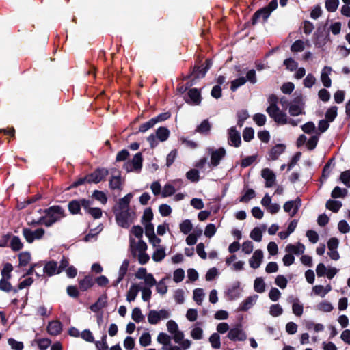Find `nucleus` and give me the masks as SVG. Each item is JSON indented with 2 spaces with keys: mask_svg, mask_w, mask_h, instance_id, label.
I'll return each instance as SVG.
<instances>
[{
  "mask_svg": "<svg viewBox=\"0 0 350 350\" xmlns=\"http://www.w3.org/2000/svg\"><path fill=\"white\" fill-rule=\"evenodd\" d=\"M148 246L142 239L135 240L133 237H129V250L133 257H137L139 263L141 265L146 264L150 256L146 253Z\"/></svg>",
  "mask_w": 350,
  "mask_h": 350,
  "instance_id": "nucleus-1",
  "label": "nucleus"
},
{
  "mask_svg": "<svg viewBox=\"0 0 350 350\" xmlns=\"http://www.w3.org/2000/svg\"><path fill=\"white\" fill-rule=\"evenodd\" d=\"M44 213L45 215L41 217L37 223L42 224L46 227H51L65 217L64 210L59 206H51L44 210Z\"/></svg>",
  "mask_w": 350,
  "mask_h": 350,
  "instance_id": "nucleus-2",
  "label": "nucleus"
},
{
  "mask_svg": "<svg viewBox=\"0 0 350 350\" xmlns=\"http://www.w3.org/2000/svg\"><path fill=\"white\" fill-rule=\"evenodd\" d=\"M267 112L273 120L279 124H289L293 126H297L299 120L288 118L287 114L279 109L277 105H270L267 108Z\"/></svg>",
  "mask_w": 350,
  "mask_h": 350,
  "instance_id": "nucleus-3",
  "label": "nucleus"
},
{
  "mask_svg": "<svg viewBox=\"0 0 350 350\" xmlns=\"http://www.w3.org/2000/svg\"><path fill=\"white\" fill-rule=\"evenodd\" d=\"M116 219L117 224L124 228H127L135 221L136 215L131 209L116 211Z\"/></svg>",
  "mask_w": 350,
  "mask_h": 350,
  "instance_id": "nucleus-4",
  "label": "nucleus"
},
{
  "mask_svg": "<svg viewBox=\"0 0 350 350\" xmlns=\"http://www.w3.org/2000/svg\"><path fill=\"white\" fill-rule=\"evenodd\" d=\"M207 152L211 157V161L208 164L211 168L217 167L219 164L220 161L226 155V150L224 148H219L218 149L208 148Z\"/></svg>",
  "mask_w": 350,
  "mask_h": 350,
  "instance_id": "nucleus-5",
  "label": "nucleus"
},
{
  "mask_svg": "<svg viewBox=\"0 0 350 350\" xmlns=\"http://www.w3.org/2000/svg\"><path fill=\"white\" fill-rule=\"evenodd\" d=\"M170 316V312L166 309L160 310H151L147 316L149 323L152 325L157 324L161 320L167 319Z\"/></svg>",
  "mask_w": 350,
  "mask_h": 350,
  "instance_id": "nucleus-6",
  "label": "nucleus"
},
{
  "mask_svg": "<svg viewBox=\"0 0 350 350\" xmlns=\"http://www.w3.org/2000/svg\"><path fill=\"white\" fill-rule=\"evenodd\" d=\"M143 157L141 152L136 153L131 161L124 164V168L127 172L135 171L139 172L142 167Z\"/></svg>",
  "mask_w": 350,
  "mask_h": 350,
  "instance_id": "nucleus-7",
  "label": "nucleus"
},
{
  "mask_svg": "<svg viewBox=\"0 0 350 350\" xmlns=\"http://www.w3.org/2000/svg\"><path fill=\"white\" fill-rule=\"evenodd\" d=\"M45 233V230L42 228H37L33 230L30 228H25L23 229V235L25 237L27 242L31 243L35 240L41 239Z\"/></svg>",
  "mask_w": 350,
  "mask_h": 350,
  "instance_id": "nucleus-8",
  "label": "nucleus"
},
{
  "mask_svg": "<svg viewBox=\"0 0 350 350\" xmlns=\"http://www.w3.org/2000/svg\"><path fill=\"white\" fill-rule=\"evenodd\" d=\"M288 112L291 116H297L304 114V102L301 97H296L288 106Z\"/></svg>",
  "mask_w": 350,
  "mask_h": 350,
  "instance_id": "nucleus-9",
  "label": "nucleus"
},
{
  "mask_svg": "<svg viewBox=\"0 0 350 350\" xmlns=\"http://www.w3.org/2000/svg\"><path fill=\"white\" fill-rule=\"evenodd\" d=\"M227 338L234 342L245 341L247 339V335L241 326L237 325L229 330Z\"/></svg>",
  "mask_w": 350,
  "mask_h": 350,
  "instance_id": "nucleus-10",
  "label": "nucleus"
},
{
  "mask_svg": "<svg viewBox=\"0 0 350 350\" xmlns=\"http://www.w3.org/2000/svg\"><path fill=\"white\" fill-rule=\"evenodd\" d=\"M301 204L300 198H297L294 200L287 201L283 206L284 211L287 213L290 217H294L298 212Z\"/></svg>",
  "mask_w": 350,
  "mask_h": 350,
  "instance_id": "nucleus-11",
  "label": "nucleus"
},
{
  "mask_svg": "<svg viewBox=\"0 0 350 350\" xmlns=\"http://www.w3.org/2000/svg\"><path fill=\"white\" fill-rule=\"evenodd\" d=\"M109 172L105 168H99L86 176L87 182L89 183H98L105 178Z\"/></svg>",
  "mask_w": 350,
  "mask_h": 350,
  "instance_id": "nucleus-12",
  "label": "nucleus"
},
{
  "mask_svg": "<svg viewBox=\"0 0 350 350\" xmlns=\"http://www.w3.org/2000/svg\"><path fill=\"white\" fill-rule=\"evenodd\" d=\"M90 205H91V202L85 199L72 200L68 204V209L72 214H77L79 213L81 207L85 210L87 209Z\"/></svg>",
  "mask_w": 350,
  "mask_h": 350,
  "instance_id": "nucleus-13",
  "label": "nucleus"
},
{
  "mask_svg": "<svg viewBox=\"0 0 350 350\" xmlns=\"http://www.w3.org/2000/svg\"><path fill=\"white\" fill-rule=\"evenodd\" d=\"M173 339L175 343L182 346L183 349H188L191 345V342L188 339L184 338V334L183 332L178 330L172 334Z\"/></svg>",
  "mask_w": 350,
  "mask_h": 350,
  "instance_id": "nucleus-14",
  "label": "nucleus"
},
{
  "mask_svg": "<svg viewBox=\"0 0 350 350\" xmlns=\"http://www.w3.org/2000/svg\"><path fill=\"white\" fill-rule=\"evenodd\" d=\"M129 264V260L124 259L123 260L118 270V278L113 282L112 285L113 286H117L119 284V283L124 279V276L126 275L128 271Z\"/></svg>",
  "mask_w": 350,
  "mask_h": 350,
  "instance_id": "nucleus-15",
  "label": "nucleus"
},
{
  "mask_svg": "<svg viewBox=\"0 0 350 350\" xmlns=\"http://www.w3.org/2000/svg\"><path fill=\"white\" fill-rule=\"evenodd\" d=\"M263 252L261 250H256L249 260L250 266L253 269L258 268L263 259Z\"/></svg>",
  "mask_w": 350,
  "mask_h": 350,
  "instance_id": "nucleus-16",
  "label": "nucleus"
},
{
  "mask_svg": "<svg viewBox=\"0 0 350 350\" xmlns=\"http://www.w3.org/2000/svg\"><path fill=\"white\" fill-rule=\"evenodd\" d=\"M241 139L240 133L236 130L234 126H232L228 131V143L230 146L239 147Z\"/></svg>",
  "mask_w": 350,
  "mask_h": 350,
  "instance_id": "nucleus-17",
  "label": "nucleus"
},
{
  "mask_svg": "<svg viewBox=\"0 0 350 350\" xmlns=\"http://www.w3.org/2000/svg\"><path fill=\"white\" fill-rule=\"evenodd\" d=\"M262 177L265 180V187H271L275 183V175L269 168H265L261 172Z\"/></svg>",
  "mask_w": 350,
  "mask_h": 350,
  "instance_id": "nucleus-18",
  "label": "nucleus"
},
{
  "mask_svg": "<svg viewBox=\"0 0 350 350\" xmlns=\"http://www.w3.org/2000/svg\"><path fill=\"white\" fill-rule=\"evenodd\" d=\"M188 96L189 98L187 102L191 105H198L200 104L202 97L200 91L196 88H192L188 92Z\"/></svg>",
  "mask_w": 350,
  "mask_h": 350,
  "instance_id": "nucleus-19",
  "label": "nucleus"
},
{
  "mask_svg": "<svg viewBox=\"0 0 350 350\" xmlns=\"http://www.w3.org/2000/svg\"><path fill=\"white\" fill-rule=\"evenodd\" d=\"M132 198L133 194L131 193H129L122 198L120 199L118 206L114 208V212L130 209L129 204Z\"/></svg>",
  "mask_w": 350,
  "mask_h": 350,
  "instance_id": "nucleus-20",
  "label": "nucleus"
},
{
  "mask_svg": "<svg viewBox=\"0 0 350 350\" xmlns=\"http://www.w3.org/2000/svg\"><path fill=\"white\" fill-rule=\"evenodd\" d=\"M332 69L330 66H325L321 73V80L325 88H329L332 84L329 75H331Z\"/></svg>",
  "mask_w": 350,
  "mask_h": 350,
  "instance_id": "nucleus-21",
  "label": "nucleus"
},
{
  "mask_svg": "<svg viewBox=\"0 0 350 350\" xmlns=\"http://www.w3.org/2000/svg\"><path fill=\"white\" fill-rule=\"evenodd\" d=\"M62 325L59 321H52L47 326V332L50 335L57 336L61 333Z\"/></svg>",
  "mask_w": 350,
  "mask_h": 350,
  "instance_id": "nucleus-22",
  "label": "nucleus"
},
{
  "mask_svg": "<svg viewBox=\"0 0 350 350\" xmlns=\"http://www.w3.org/2000/svg\"><path fill=\"white\" fill-rule=\"evenodd\" d=\"M258 298V296L257 295H254L248 297L241 303L239 306V310L247 311L256 304Z\"/></svg>",
  "mask_w": 350,
  "mask_h": 350,
  "instance_id": "nucleus-23",
  "label": "nucleus"
},
{
  "mask_svg": "<svg viewBox=\"0 0 350 350\" xmlns=\"http://www.w3.org/2000/svg\"><path fill=\"white\" fill-rule=\"evenodd\" d=\"M305 246L304 244L301 243H297L296 245L288 244L286 245L285 248V251L287 253H290L292 255L296 254L299 255L302 254L304 252Z\"/></svg>",
  "mask_w": 350,
  "mask_h": 350,
  "instance_id": "nucleus-24",
  "label": "nucleus"
},
{
  "mask_svg": "<svg viewBox=\"0 0 350 350\" xmlns=\"http://www.w3.org/2000/svg\"><path fill=\"white\" fill-rule=\"evenodd\" d=\"M44 272L49 276H52L60 273L57 264L55 261H49L44 267Z\"/></svg>",
  "mask_w": 350,
  "mask_h": 350,
  "instance_id": "nucleus-25",
  "label": "nucleus"
},
{
  "mask_svg": "<svg viewBox=\"0 0 350 350\" xmlns=\"http://www.w3.org/2000/svg\"><path fill=\"white\" fill-rule=\"evenodd\" d=\"M157 340L162 345L161 350H167V348L172 344L171 337L164 332H160L158 334Z\"/></svg>",
  "mask_w": 350,
  "mask_h": 350,
  "instance_id": "nucleus-26",
  "label": "nucleus"
},
{
  "mask_svg": "<svg viewBox=\"0 0 350 350\" xmlns=\"http://www.w3.org/2000/svg\"><path fill=\"white\" fill-rule=\"evenodd\" d=\"M166 256L165 248L163 246H158L154 249L152 254V258L156 262H161Z\"/></svg>",
  "mask_w": 350,
  "mask_h": 350,
  "instance_id": "nucleus-27",
  "label": "nucleus"
},
{
  "mask_svg": "<svg viewBox=\"0 0 350 350\" xmlns=\"http://www.w3.org/2000/svg\"><path fill=\"white\" fill-rule=\"evenodd\" d=\"M271 12L265 7L255 12L252 18V23L255 24L260 18L267 20Z\"/></svg>",
  "mask_w": 350,
  "mask_h": 350,
  "instance_id": "nucleus-28",
  "label": "nucleus"
},
{
  "mask_svg": "<svg viewBox=\"0 0 350 350\" xmlns=\"http://www.w3.org/2000/svg\"><path fill=\"white\" fill-rule=\"evenodd\" d=\"M139 291L138 285L135 284H131L126 293V301L129 302L133 301L137 297Z\"/></svg>",
  "mask_w": 350,
  "mask_h": 350,
  "instance_id": "nucleus-29",
  "label": "nucleus"
},
{
  "mask_svg": "<svg viewBox=\"0 0 350 350\" xmlns=\"http://www.w3.org/2000/svg\"><path fill=\"white\" fill-rule=\"evenodd\" d=\"M285 147L282 144H278L275 146L269 152V159L275 160L284 151Z\"/></svg>",
  "mask_w": 350,
  "mask_h": 350,
  "instance_id": "nucleus-30",
  "label": "nucleus"
},
{
  "mask_svg": "<svg viewBox=\"0 0 350 350\" xmlns=\"http://www.w3.org/2000/svg\"><path fill=\"white\" fill-rule=\"evenodd\" d=\"M310 45L308 40L304 42L301 40H296L291 47V50L293 52H301L304 50L305 46H309Z\"/></svg>",
  "mask_w": 350,
  "mask_h": 350,
  "instance_id": "nucleus-31",
  "label": "nucleus"
},
{
  "mask_svg": "<svg viewBox=\"0 0 350 350\" xmlns=\"http://www.w3.org/2000/svg\"><path fill=\"white\" fill-rule=\"evenodd\" d=\"M211 124L207 120H203L200 125L197 126L195 132L201 134L207 135L211 130Z\"/></svg>",
  "mask_w": 350,
  "mask_h": 350,
  "instance_id": "nucleus-32",
  "label": "nucleus"
},
{
  "mask_svg": "<svg viewBox=\"0 0 350 350\" xmlns=\"http://www.w3.org/2000/svg\"><path fill=\"white\" fill-rule=\"evenodd\" d=\"M240 283L239 282H235L233 286L228 290L227 295L231 300L235 299L239 297V292L238 288H239Z\"/></svg>",
  "mask_w": 350,
  "mask_h": 350,
  "instance_id": "nucleus-33",
  "label": "nucleus"
},
{
  "mask_svg": "<svg viewBox=\"0 0 350 350\" xmlns=\"http://www.w3.org/2000/svg\"><path fill=\"white\" fill-rule=\"evenodd\" d=\"M191 336L194 340H200L203 338V329L198 323L193 325L191 331Z\"/></svg>",
  "mask_w": 350,
  "mask_h": 350,
  "instance_id": "nucleus-34",
  "label": "nucleus"
},
{
  "mask_svg": "<svg viewBox=\"0 0 350 350\" xmlns=\"http://www.w3.org/2000/svg\"><path fill=\"white\" fill-rule=\"evenodd\" d=\"M325 206L334 213H337L342 207V202L338 200H329L327 201Z\"/></svg>",
  "mask_w": 350,
  "mask_h": 350,
  "instance_id": "nucleus-35",
  "label": "nucleus"
},
{
  "mask_svg": "<svg viewBox=\"0 0 350 350\" xmlns=\"http://www.w3.org/2000/svg\"><path fill=\"white\" fill-rule=\"evenodd\" d=\"M292 311L297 317H301L303 314L304 307L303 305L299 303L298 299H295L293 301Z\"/></svg>",
  "mask_w": 350,
  "mask_h": 350,
  "instance_id": "nucleus-36",
  "label": "nucleus"
},
{
  "mask_svg": "<svg viewBox=\"0 0 350 350\" xmlns=\"http://www.w3.org/2000/svg\"><path fill=\"white\" fill-rule=\"evenodd\" d=\"M156 135L159 141H166L169 137L170 131L166 127H159L156 131Z\"/></svg>",
  "mask_w": 350,
  "mask_h": 350,
  "instance_id": "nucleus-37",
  "label": "nucleus"
},
{
  "mask_svg": "<svg viewBox=\"0 0 350 350\" xmlns=\"http://www.w3.org/2000/svg\"><path fill=\"white\" fill-rule=\"evenodd\" d=\"M204 295L203 289L198 288L193 291V299L198 305H202Z\"/></svg>",
  "mask_w": 350,
  "mask_h": 350,
  "instance_id": "nucleus-38",
  "label": "nucleus"
},
{
  "mask_svg": "<svg viewBox=\"0 0 350 350\" xmlns=\"http://www.w3.org/2000/svg\"><path fill=\"white\" fill-rule=\"evenodd\" d=\"M31 254L29 252H21L18 255L19 265L21 267L27 266L31 261Z\"/></svg>",
  "mask_w": 350,
  "mask_h": 350,
  "instance_id": "nucleus-39",
  "label": "nucleus"
},
{
  "mask_svg": "<svg viewBox=\"0 0 350 350\" xmlns=\"http://www.w3.org/2000/svg\"><path fill=\"white\" fill-rule=\"evenodd\" d=\"M93 279L90 276H86L79 282V287L82 291H86L93 286Z\"/></svg>",
  "mask_w": 350,
  "mask_h": 350,
  "instance_id": "nucleus-40",
  "label": "nucleus"
},
{
  "mask_svg": "<svg viewBox=\"0 0 350 350\" xmlns=\"http://www.w3.org/2000/svg\"><path fill=\"white\" fill-rule=\"evenodd\" d=\"M316 308L318 310H319L321 312H329L334 308L332 304L327 301H323L319 303L316 306Z\"/></svg>",
  "mask_w": 350,
  "mask_h": 350,
  "instance_id": "nucleus-41",
  "label": "nucleus"
},
{
  "mask_svg": "<svg viewBox=\"0 0 350 350\" xmlns=\"http://www.w3.org/2000/svg\"><path fill=\"white\" fill-rule=\"evenodd\" d=\"M121 187V177L118 174L117 175L112 176L109 180V187L111 189H118Z\"/></svg>",
  "mask_w": 350,
  "mask_h": 350,
  "instance_id": "nucleus-42",
  "label": "nucleus"
},
{
  "mask_svg": "<svg viewBox=\"0 0 350 350\" xmlns=\"http://www.w3.org/2000/svg\"><path fill=\"white\" fill-rule=\"evenodd\" d=\"M9 279L3 278H2L0 280V289L5 291L9 292L11 291H13L14 293H17V289L12 288V286L11 284L8 282Z\"/></svg>",
  "mask_w": 350,
  "mask_h": 350,
  "instance_id": "nucleus-43",
  "label": "nucleus"
},
{
  "mask_svg": "<svg viewBox=\"0 0 350 350\" xmlns=\"http://www.w3.org/2000/svg\"><path fill=\"white\" fill-rule=\"evenodd\" d=\"M254 291L257 293H262L265 291V283L262 278H257L254 283Z\"/></svg>",
  "mask_w": 350,
  "mask_h": 350,
  "instance_id": "nucleus-44",
  "label": "nucleus"
},
{
  "mask_svg": "<svg viewBox=\"0 0 350 350\" xmlns=\"http://www.w3.org/2000/svg\"><path fill=\"white\" fill-rule=\"evenodd\" d=\"M347 192L348 191L346 189H342L337 186L332 190L331 196L333 198H345L347 196Z\"/></svg>",
  "mask_w": 350,
  "mask_h": 350,
  "instance_id": "nucleus-45",
  "label": "nucleus"
},
{
  "mask_svg": "<svg viewBox=\"0 0 350 350\" xmlns=\"http://www.w3.org/2000/svg\"><path fill=\"white\" fill-rule=\"evenodd\" d=\"M209 342L213 349H219L221 347L220 336L218 333H213L209 338Z\"/></svg>",
  "mask_w": 350,
  "mask_h": 350,
  "instance_id": "nucleus-46",
  "label": "nucleus"
},
{
  "mask_svg": "<svg viewBox=\"0 0 350 350\" xmlns=\"http://www.w3.org/2000/svg\"><path fill=\"white\" fill-rule=\"evenodd\" d=\"M339 0H326L325 8L329 12H335L339 5Z\"/></svg>",
  "mask_w": 350,
  "mask_h": 350,
  "instance_id": "nucleus-47",
  "label": "nucleus"
},
{
  "mask_svg": "<svg viewBox=\"0 0 350 350\" xmlns=\"http://www.w3.org/2000/svg\"><path fill=\"white\" fill-rule=\"evenodd\" d=\"M154 286H156L157 292L161 295H165L167 292V286L165 284V278L157 282Z\"/></svg>",
  "mask_w": 350,
  "mask_h": 350,
  "instance_id": "nucleus-48",
  "label": "nucleus"
},
{
  "mask_svg": "<svg viewBox=\"0 0 350 350\" xmlns=\"http://www.w3.org/2000/svg\"><path fill=\"white\" fill-rule=\"evenodd\" d=\"M246 82L247 80L243 77L236 79L231 82L230 90L232 92H234L237 90V88L243 85Z\"/></svg>",
  "mask_w": 350,
  "mask_h": 350,
  "instance_id": "nucleus-49",
  "label": "nucleus"
},
{
  "mask_svg": "<svg viewBox=\"0 0 350 350\" xmlns=\"http://www.w3.org/2000/svg\"><path fill=\"white\" fill-rule=\"evenodd\" d=\"M103 230L102 225H98L96 228L91 229L90 232L85 236V240L90 241L92 239L95 238L98 234H99Z\"/></svg>",
  "mask_w": 350,
  "mask_h": 350,
  "instance_id": "nucleus-50",
  "label": "nucleus"
},
{
  "mask_svg": "<svg viewBox=\"0 0 350 350\" xmlns=\"http://www.w3.org/2000/svg\"><path fill=\"white\" fill-rule=\"evenodd\" d=\"M250 237L252 239L256 242H260L262 240V232L260 228H254L250 232Z\"/></svg>",
  "mask_w": 350,
  "mask_h": 350,
  "instance_id": "nucleus-51",
  "label": "nucleus"
},
{
  "mask_svg": "<svg viewBox=\"0 0 350 350\" xmlns=\"http://www.w3.org/2000/svg\"><path fill=\"white\" fill-rule=\"evenodd\" d=\"M131 317H132V319L137 323L141 322L142 321H143V319L144 318V315L142 313L140 308L138 307L134 308L133 309Z\"/></svg>",
  "mask_w": 350,
  "mask_h": 350,
  "instance_id": "nucleus-52",
  "label": "nucleus"
},
{
  "mask_svg": "<svg viewBox=\"0 0 350 350\" xmlns=\"http://www.w3.org/2000/svg\"><path fill=\"white\" fill-rule=\"evenodd\" d=\"M192 224L190 220L185 219L180 224L181 232L187 234L192 230Z\"/></svg>",
  "mask_w": 350,
  "mask_h": 350,
  "instance_id": "nucleus-53",
  "label": "nucleus"
},
{
  "mask_svg": "<svg viewBox=\"0 0 350 350\" xmlns=\"http://www.w3.org/2000/svg\"><path fill=\"white\" fill-rule=\"evenodd\" d=\"M139 344L143 347H147L151 344V336L148 332H144L139 339Z\"/></svg>",
  "mask_w": 350,
  "mask_h": 350,
  "instance_id": "nucleus-54",
  "label": "nucleus"
},
{
  "mask_svg": "<svg viewBox=\"0 0 350 350\" xmlns=\"http://www.w3.org/2000/svg\"><path fill=\"white\" fill-rule=\"evenodd\" d=\"M85 211L90 214L92 217L94 219H98L100 218L102 216V211L99 208H92L88 206L87 209H85Z\"/></svg>",
  "mask_w": 350,
  "mask_h": 350,
  "instance_id": "nucleus-55",
  "label": "nucleus"
},
{
  "mask_svg": "<svg viewBox=\"0 0 350 350\" xmlns=\"http://www.w3.org/2000/svg\"><path fill=\"white\" fill-rule=\"evenodd\" d=\"M217 232V227L213 224H208L204 230V235L208 238L213 237Z\"/></svg>",
  "mask_w": 350,
  "mask_h": 350,
  "instance_id": "nucleus-56",
  "label": "nucleus"
},
{
  "mask_svg": "<svg viewBox=\"0 0 350 350\" xmlns=\"http://www.w3.org/2000/svg\"><path fill=\"white\" fill-rule=\"evenodd\" d=\"M152 218L153 213L152 210L150 208H146L142 219V224H144L151 223L150 221L152 219Z\"/></svg>",
  "mask_w": 350,
  "mask_h": 350,
  "instance_id": "nucleus-57",
  "label": "nucleus"
},
{
  "mask_svg": "<svg viewBox=\"0 0 350 350\" xmlns=\"http://www.w3.org/2000/svg\"><path fill=\"white\" fill-rule=\"evenodd\" d=\"M249 117L248 112L246 110H241L237 113L238 122L237 124L239 126L242 127L245 120Z\"/></svg>",
  "mask_w": 350,
  "mask_h": 350,
  "instance_id": "nucleus-58",
  "label": "nucleus"
},
{
  "mask_svg": "<svg viewBox=\"0 0 350 350\" xmlns=\"http://www.w3.org/2000/svg\"><path fill=\"white\" fill-rule=\"evenodd\" d=\"M283 312L282 308L279 304H273L270 307L269 313L272 317H276Z\"/></svg>",
  "mask_w": 350,
  "mask_h": 350,
  "instance_id": "nucleus-59",
  "label": "nucleus"
},
{
  "mask_svg": "<svg viewBox=\"0 0 350 350\" xmlns=\"http://www.w3.org/2000/svg\"><path fill=\"white\" fill-rule=\"evenodd\" d=\"M92 196L97 200L100 201L103 204L107 203V198L105 193L103 191L95 190Z\"/></svg>",
  "mask_w": 350,
  "mask_h": 350,
  "instance_id": "nucleus-60",
  "label": "nucleus"
},
{
  "mask_svg": "<svg viewBox=\"0 0 350 350\" xmlns=\"http://www.w3.org/2000/svg\"><path fill=\"white\" fill-rule=\"evenodd\" d=\"M340 180L344 185L350 188V170L342 172Z\"/></svg>",
  "mask_w": 350,
  "mask_h": 350,
  "instance_id": "nucleus-61",
  "label": "nucleus"
},
{
  "mask_svg": "<svg viewBox=\"0 0 350 350\" xmlns=\"http://www.w3.org/2000/svg\"><path fill=\"white\" fill-rule=\"evenodd\" d=\"M185 278V271L183 269H178L174 271L173 280L176 282H180Z\"/></svg>",
  "mask_w": 350,
  "mask_h": 350,
  "instance_id": "nucleus-62",
  "label": "nucleus"
},
{
  "mask_svg": "<svg viewBox=\"0 0 350 350\" xmlns=\"http://www.w3.org/2000/svg\"><path fill=\"white\" fill-rule=\"evenodd\" d=\"M287 283V279L282 275H278L275 278V284L282 289H284L286 287Z\"/></svg>",
  "mask_w": 350,
  "mask_h": 350,
  "instance_id": "nucleus-63",
  "label": "nucleus"
},
{
  "mask_svg": "<svg viewBox=\"0 0 350 350\" xmlns=\"http://www.w3.org/2000/svg\"><path fill=\"white\" fill-rule=\"evenodd\" d=\"M8 342L13 350H23L24 347L22 342L17 341L13 338H9Z\"/></svg>",
  "mask_w": 350,
  "mask_h": 350,
  "instance_id": "nucleus-64",
  "label": "nucleus"
}]
</instances>
